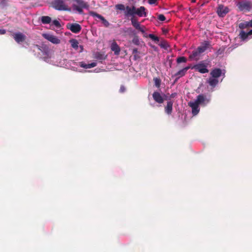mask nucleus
Segmentation results:
<instances>
[{
  "label": "nucleus",
  "instance_id": "obj_34",
  "mask_svg": "<svg viewBox=\"0 0 252 252\" xmlns=\"http://www.w3.org/2000/svg\"><path fill=\"white\" fill-rule=\"evenodd\" d=\"M158 19L159 20V21H164L165 20L166 18H165V17L164 16V15L163 14H159L158 16Z\"/></svg>",
  "mask_w": 252,
  "mask_h": 252
},
{
  "label": "nucleus",
  "instance_id": "obj_15",
  "mask_svg": "<svg viewBox=\"0 0 252 252\" xmlns=\"http://www.w3.org/2000/svg\"><path fill=\"white\" fill-rule=\"evenodd\" d=\"M250 35H252V30H250L248 32H245L244 31H241L239 34L240 38L242 41L246 40Z\"/></svg>",
  "mask_w": 252,
  "mask_h": 252
},
{
  "label": "nucleus",
  "instance_id": "obj_40",
  "mask_svg": "<svg viewBox=\"0 0 252 252\" xmlns=\"http://www.w3.org/2000/svg\"><path fill=\"white\" fill-rule=\"evenodd\" d=\"M120 90L121 92L123 93L125 91V88L124 86H121Z\"/></svg>",
  "mask_w": 252,
  "mask_h": 252
},
{
  "label": "nucleus",
  "instance_id": "obj_31",
  "mask_svg": "<svg viewBox=\"0 0 252 252\" xmlns=\"http://www.w3.org/2000/svg\"><path fill=\"white\" fill-rule=\"evenodd\" d=\"M132 42L134 44L136 45H139L140 42L138 37L137 36H135L132 39Z\"/></svg>",
  "mask_w": 252,
  "mask_h": 252
},
{
  "label": "nucleus",
  "instance_id": "obj_23",
  "mask_svg": "<svg viewBox=\"0 0 252 252\" xmlns=\"http://www.w3.org/2000/svg\"><path fill=\"white\" fill-rule=\"evenodd\" d=\"M94 55V58L97 60L100 61L105 60L107 57L104 53L101 52H96Z\"/></svg>",
  "mask_w": 252,
  "mask_h": 252
},
{
  "label": "nucleus",
  "instance_id": "obj_37",
  "mask_svg": "<svg viewBox=\"0 0 252 252\" xmlns=\"http://www.w3.org/2000/svg\"><path fill=\"white\" fill-rule=\"evenodd\" d=\"M157 1V0H148V2L150 4H155Z\"/></svg>",
  "mask_w": 252,
  "mask_h": 252
},
{
  "label": "nucleus",
  "instance_id": "obj_13",
  "mask_svg": "<svg viewBox=\"0 0 252 252\" xmlns=\"http://www.w3.org/2000/svg\"><path fill=\"white\" fill-rule=\"evenodd\" d=\"M131 24L137 30H139L142 33L145 32V30L144 29V27L142 28L140 26V24L138 23L137 20L134 17H131Z\"/></svg>",
  "mask_w": 252,
  "mask_h": 252
},
{
  "label": "nucleus",
  "instance_id": "obj_9",
  "mask_svg": "<svg viewBox=\"0 0 252 252\" xmlns=\"http://www.w3.org/2000/svg\"><path fill=\"white\" fill-rule=\"evenodd\" d=\"M43 36L45 39H47L52 43L58 44L61 42L60 40L56 36L49 34H44Z\"/></svg>",
  "mask_w": 252,
  "mask_h": 252
},
{
  "label": "nucleus",
  "instance_id": "obj_24",
  "mask_svg": "<svg viewBox=\"0 0 252 252\" xmlns=\"http://www.w3.org/2000/svg\"><path fill=\"white\" fill-rule=\"evenodd\" d=\"M205 100V96L203 94H199L197 96L196 99L194 102L199 105V104L203 103Z\"/></svg>",
  "mask_w": 252,
  "mask_h": 252
},
{
  "label": "nucleus",
  "instance_id": "obj_33",
  "mask_svg": "<svg viewBox=\"0 0 252 252\" xmlns=\"http://www.w3.org/2000/svg\"><path fill=\"white\" fill-rule=\"evenodd\" d=\"M53 24L54 25H55L57 28H60L61 27V25L60 23V22L57 20H54L53 21Z\"/></svg>",
  "mask_w": 252,
  "mask_h": 252
},
{
  "label": "nucleus",
  "instance_id": "obj_6",
  "mask_svg": "<svg viewBox=\"0 0 252 252\" xmlns=\"http://www.w3.org/2000/svg\"><path fill=\"white\" fill-rule=\"evenodd\" d=\"M89 15L94 18H98L102 21L103 24L106 27H108L109 26V23L104 18V17L101 15L97 13L96 12L91 11L89 12Z\"/></svg>",
  "mask_w": 252,
  "mask_h": 252
},
{
  "label": "nucleus",
  "instance_id": "obj_14",
  "mask_svg": "<svg viewBox=\"0 0 252 252\" xmlns=\"http://www.w3.org/2000/svg\"><path fill=\"white\" fill-rule=\"evenodd\" d=\"M189 105L191 108L192 113L193 115H196L199 113L200 110L199 105L193 101H190L189 103Z\"/></svg>",
  "mask_w": 252,
  "mask_h": 252
},
{
  "label": "nucleus",
  "instance_id": "obj_12",
  "mask_svg": "<svg viewBox=\"0 0 252 252\" xmlns=\"http://www.w3.org/2000/svg\"><path fill=\"white\" fill-rule=\"evenodd\" d=\"M239 28L241 31H244V29H248L252 28V19L248 21H243L239 24Z\"/></svg>",
  "mask_w": 252,
  "mask_h": 252
},
{
  "label": "nucleus",
  "instance_id": "obj_2",
  "mask_svg": "<svg viewBox=\"0 0 252 252\" xmlns=\"http://www.w3.org/2000/svg\"><path fill=\"white\" fill-rule=\"evenodd\" d=\"M240 11L249 12L252 9V2L249 0H242L236 4Z\"/></svg>",
  "mask_w": 252,
  "mask_h": 252
},
{
  "label": "nucleus",
  "instance_id": "obj_42",
  "mask_svg": "<svg viewBox=\"0 0 252 252\" xmlns=\"http://www.w3.org/2000/svg\"><path fill=\"white\" fill-rule=\"evenodd\" d=\"M192 2H195L196 0H191Z\"/></svg>",
  "mask_w": 252,
  "mask_h": 252
},
{
  "label": "nucleus",
  "instance_id": "obj_18",
  "mask_svg": "<svg viewBox=\"0 0 252 252\" xmlns=\"http://www.w3.org/2000/svg\"><path fill=\"white\" fill-rule=\"evenodd\" d=\"M210 43L209 41H205L201 46L197 47L196 50L200 54L204 52L209 47Z\"/></svg>",
  "mask_w": 252,
  "mask_h": 252
},
{
  "label": "nucleus",
  "instance_id": "obj_7",
  "mask_svg": "<svg viewBox=\"0 0 252 252\" xmlns=\"http://www.w3.org/2000/svg\"><path fill=\"white\" fill-rule=\"evenodd\" d=\"M66 27L72 32L75 33H79L81 30V26L77 23L68 24L66 25Z\"/></svg>",
  "mask_w": 252,
  "mask_h": 252
},
{
  "label": "nucleus",
  "instance_id": "obj_41",
  "mask_svg": "<svg viewBox=\"0 0 252 252\" xmlns=\"http://www.w3.org/2000/svg\"><path fill=\"white\" fill-rule=\"evenodd\" d=\"M177 95V94L176 93H172L171 95H170V97L171 98H174V97H175Z\"/></svg>",
  "mask_w": 252,
  "mask_h": 252
},
{
  "label": "nucleus",
  "instance_id": "obj_5",
  "mask_svg": "<svg viewBox=\"0 0 252 252\" xmlns=\"http://www.w3.org/2000/svg\"><path fill=\"white\" fill-rule=\"evenodd\" d=\"M12 37L15 41L18 44H20L25 41L27 36L24 33L21 32L14 33Z\"/></svg>",
  "mask_w": 252,
  "mask_h": 252
},
{
  "label": "nucleus",
  "instance_id": "obj_16",
  "mask_svg": "<svg viewBox=\"0 0 252 252\" xmlns=\"http://www.w3.org/2000/svg\"><path fill=\"white\" fill-rule=\"evenodd\" d=\"M153 97L154 100L158 103H162L164 101V99L161 95L159 93L155 92L153 94Z\"/></svg>",
  "mask_w": 252,
  "mask_h": 252
},
{
  "label": "nucleus",
  "instance_id": "obj_19",
  "mask_svg": "<svg viewBox=\"0 0 252 252\" xmlns=\"http://www.w3.org/2000/svg\"><path fill=\"white\" fill-rule=\"evenodd\" d=\"M222 74L221 69L219 68L213 69L210 72L212 77L218 79Z\"/></svg>",
  "mask_w": 252,
  "mask_h": 252
},
{
  "label": "nucleus",
  "instance_id": "obj_20",
  "mask_svg": "<svg viewBox=\"0 0 252 252\" xmlns=\"http://www.w3.org/2000/svg\"><path fill=\"white\" fill-rule=\"evenodd\" d=\"M200 53L197 50L192 51V53L189 56V59L190 60L198 61L200 59Z\"/></svg>",
  "mask_w": 252,
  "mask_h": 252
},
{
  "label": "nucleus",
  "instance_id": "obj_8",
  "mask_svg": "<svg viewBox=\"0 0 252 252\" xmlns=\"http://www.w3.org/2000/svg\"><path fill=\"white\" fill-rule=\"evenodd\" d=\"M229 12L228 7L223 5H219L217 9V13L220 17H223Z\"/></svg>",
  "mask_w": 252,
  "mask_h": 252
},
{
  "label": "nucleus",
  "instance_id": "obj_4",
  "mask_svg": "<svg viewBox=\"0 0 252 252\" xmlns=\"http://www.w3.org/2000/svg\"><path fill=\"white\" fill-rule=\"evenodd\" d=\"M207 63H204V62H201L194 65L193 68L201 73H208L209 72V70L207 68Z\"/></svg>",
  "mask_w": 252,
  "mask_h": 252
},
{
  "label": "nucleus",
  "instance_id": "obj_25",
  "mask_svg": "<svg viewBox=\"0 0 252 252\" xmlns=\"http://www.w3.org/2000/svg\"><path fill=\"white\" fill-rule=\"evenodd\" d=\"M51 18L48 16H43L41 17V21L43 24H48L51 22Z\"/></svg>",
  "mask_w": 252,
  "mask_h": 252
},
{
  "label": "nucleus",
  "instance_id": "obj_28",
  "mask_svg": "<svg viewBox=\"0 0 252 252\" xmlns=\"http://www.w3.org/2000/svg\"><path fill=\"white\" fill-rule=\"evenodd\" d=\"M153 80L154 81L155 85L156 86V87H157L158 88H159L161 84V79L159 78L156 77L154 78Z\"/></svg>",
  "mask_w": 252,
  "mask_h": 252
},
{
  "label": "nucleus",
  "instance_id": "obj_11",
  "mask_svg": "<svg viewBox=\"0 0 252 252\" xmlns=\"http://www.w3.org/2000/svg\"><path fill=\"white\" fill-rule=\"evenodd\" d=\"M134 15H137L139 17H146L147 13L146 12V8L143 6L138 8L135 7Z\"/></svg>",
  "mask_w": 252,
  "mask_h": 252
},
{
  "label": "nucleus",
  "instance_id": "obj_30",
  "mask_svg": "<svg viewBox=\"0 0 252 252\" xmlns=\"http://www.w3.org/2000/svg\"><path fill=\"white\" fill-rule=\"evenodd\" d=\"M115 7L117 9L120 10L121 11L125 10L126 7L123 4H118L116 5Z\"/></svg>",
  "mask_w": 252,
  "mask_h": 252
},
{
  "label": "nucleus",
  "instance_id": "obj_36",
  "mask_svg": "<svg viewBox=\"0 0 252 252\" xmlns=\"http://www.w3.org/2000/svg\"><path fill=\"white\" fill-rule=\"evenodd\" d=\"M95 66H96V63H91L88 64V66H89V68H91L94 67Z\"/></svg>",
  "mask_w": 252,
  "mask_h": 252
},
{
  "label": "nucleus",
  "instance_id": "obj_29",
  "mask_svg": "<svg viewBox=\"0 0 252 252\" xmlns=\"http://www.w3.org/2000/svg\"><path fill=\"white\" fill-rule=\"evenodd\" d=\"M187 60L186 58L185 57H180L177 59V63H186V62H187Z\"/></svg>",
  "mask_w": 252,
  "mask_h": 252
},
{
  "label": "nucleus",
  "instance_id": "obj_1",
  "mask_svg": "<svg viewBox=\"0 0 252 252\" xmlns=\"http://www.w3.org/2000/svg\"><path fill=\"white\" fill-rule=\"evenodd\" d=\"M52 4L53 7L56 10L59 11H71V8L68 7L63 0H54Z\"/></svg>",
  "mask_w": 252,
  "mask_h": 252
},
{
  "label": "nucleus",
  "instance_id": "obj_10",
  "mask_svg": "<svg viewBox=\"0 0 252 252\" xmlns=\"http://www.w3.org/2000/svg\"><path fill=\"white\" fill-rule=\"evenodd\" d=\"M135 10V7L134 6H132L130 7L129 6H126V9L124 12V14L125 16L128 17L131 16L132 17H134V12Z\"/></svg>",
  "mask_w": 252,
  "mask_h": 252
},
{
  "label": "nucleus",
  "instance_id": "obj_39",
  "mask_svg": "<svg viewBox=\"0 0 252 252\" xmlns=\"http://www.w3.org/2000/svg\"><path fill=\"white\" fill-rule=\"evenodd\" d=\"M138 53V50L137 48H134L132 49V54H136Z\"/></svg>",
  "mask_w": 252,
  "mask_h": 252
},
{
  "label": "nucleus",
  "instance_id": "obj_22",
  "mask_svg": "<svg viewBox=\"0 0 252 252\" xmlns=\"http://www.w3.org/2000/svg\"><path fill=\"white\" fill-rule=\"evenodd\" d=\"M173 102L172 101H168L167 103V105L165 107V112L168 115L171 114L172 112V107H173Z\"/></svg>",
  "mask_w": 252,
  "mask_h": 252
},
{
  "label": "nucleus",
  "instance_id": "obj_38",
  "mask_svg": "<svg viewBox=\"0 0 252 252\" xmlns=\"http://www.w3.org/2000/svg\"><path fill=\"white\" fill-rule=\"evenodd\" d=\"M6 33L5 30L0 29V34H4Z\"/></svg>",
  "mask_w": 252,
  "mask_h": 252
},
{
  "label": "nucleus",
  "instance_id": "obj_27",
  "mask_svg": "<svg viewBox=\"0 0 252 252\" xmlns=\"http://www.w3.org/2000/svg\"><path fill=\"white\" fill-rule=\"evenodd\" d=\"M70 43H71V47L74 49L77 50L78 48V42L75 39H72L70 40Z\"/></svg>",
  "mask_w": 252,
  "mask_h": 252
},
{
  "label": "nucleus",
  "instance_id": "obj_26",
  "mask_svg": "<svg viewBox=\"0 0 252 252\" xmlns=\"http://www.w3.org/2000/svg\"><path fill=\"white\" fill-rule=\"evenodd\" d=\"M190 67L189 66H187L185 67L184 68L179 70L178 71L176 74V76H178L179 77H181L184 75H185L186 72L187 71L189 68Z\"/></svg>",
  "mask_w": 252,
  "mask_h": 252
},
{
  "label": "nucleus",
  "instance_id": "obj_17",
  "mask_svg": "<svg viewBox=\"0 0 252 252\" xmlns=\"http://www.w3.org/2000/svg\"><path fill=\"white\" fill-rule=\"evenodd\" d=\"M110 48L111 50L114 52L115 55H118L120 54L121 51L120 47L115 41H114L112 43Z\"/></svg>",
  "mask_w": 252,
  "mask_h": 252
},
{
  "label": "nucleus",
  "instance_id": "obj_35",
  "mask_svg": "<svg viewBox=\"0 0 252 252\" xmlns=\"http://www.w3.org/2000/svg\"><path fill=\"white\" fill-rule=\"evenodd\" d=\"M80 65L81 67L85 68H89L88 66V64H86L84 62H80Z\"/></svg>",
  "mask_w": 252,
  "mask_h": 252
},
{
  "label": "nucleus",
  "instance_id": "obj_3",
  "mask_svg": "<svg viewBox=\"0 0 252 252\" xmlns=\"http://www.w3.org/2000/svg\"><path fill=\"white\" fill-rule=\"evenodd\" d=\"M76 2L78 5L73 4L72 7L73 10H75L79 12L80 14H82L83 12V8H87L89 5L87 2L84 1L83 0H72Z\"/></svg>",
  "mask_w": 252,
  "mask_h": 252
},
{
  "label": "nucleus",
  "instance_id": "obj_32",
  "mask_svg": "<svg viewBox=\"0 0 252 252\" xmlns=\"http://www.w3.org/2000/svg\"><path fill=\"white\" fill-rule=\"evenodd\" d=\"M149 37L152 39L153 40V41H159V38L158 36L155 35L154 34H150L149 35Z\"/></svg>",
  "mask_w": 252,
  "mask_h": 252
},
{
  "label": "nucleus",
  "instance_id": "obj_43",
  "mask_svg": "<svg viewBox=\"0 0 252 252\" xmlns=\"http://www.w3.org/2000/svg\"><path fill=\"white\" fill-rule=\"evenodd\" d=\"M80 49H83V46H80Z\"/></svg>",
  "mask_w": 252,
  "mask_h": 252
},
{
  "label": "nucleus",
  "instance_id": "obj_21",
  "mask_svg": "<svg viewBox=\"0 0 252 252\" xmlns=\"http://www.w3.org/2000/svg\"><path fill=\"white\" fill-rule=\"evenodd\" d=\"M207 82L212 87L214 88L218 84L219 80L217 78H214V77H213L211 76L208 78V79L207 81Z\"/></svg>",
  "mask_w": 252,
  "mask_h": 252
}]
</instances>
